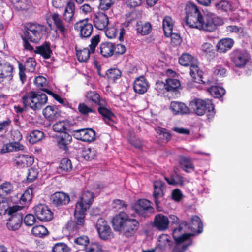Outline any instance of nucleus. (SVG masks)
Segmentation results:
<instances>
[{
    "label": "nucleus",
    "mask_w": 252,
    "mask_h": 252,
    "mask_svg": "<svg viewBox=\"0 0 252 252\" xmlns=\"http://www.w3.org/2000/svg\"><path fill=\"white\" fill-rule=\"evenodd\" d=\"M186 10L185 21L186 25L189 27L211 32L223 24L222 20L213 13H208L203 17L193 3L188 4Z\"/></svg>",
    "instance_id": "f257e3e1"
},
{
    "label": "nucleus",
    "mask_w": 252,
    "mask_h": 252,
    "mask_svg": "<svg viewBox=\"0 0 252 252\" xmlns=\"http://www.w3.org/2000/svg\"><path fill=\"white\" fill-rule=\"evenodd\" d=\"M203 224L200 219L197 216H193L190 220V224L186 221H181L176 227H173L172 236L175 241H183L185 239H191V237L197 228L198 233L202 231Z\"/></svg>",
    "instance_id": "f03ea898"
},
{
    "label": "nucleus",
    "mask_w": 252,
    "mask_h": 252,
    "mask_svg": "<svg viewBox=\"0 0 252 252\" xmlns=\"http://www.w3.org/2000/svg\"><path fill=\"white\" fill-rule=\"evenodd\" d=\"M48 97L46 94L40 92L31 91L22 97L23 105L34 111L40 110L47 103Z\"/></svg>",
    "instance_id": "7ed1b4c3"
},
{
    "label": "nucleus",
    "mask_w": 252,
    "mask_h": 252,
    "mask_svg": "<svg viewBox=\"0 0 252 252\" xmlns=\"http://www.w3.org/2000/svg\"><path fill=\"white\" fill-rule=\"evenodd\" d=\"M189 106L198 116L206 114L208 119H211L215 114L214 106L209 99H194L190 102Z\"/></svg>",
    "instance_id": "20e7f679"
},
{
    "label": "nucleus",
    "mask_w": 252,
    "mask_h": 252,
    "mask_svg": "<svg viewBox=\"0 0 252 252\" xmlns=\"http://www.w3.org/2000/svg\"><path fill=\"white\" fill-rule=\"evenodd\" d=\"M47 32L48 28L46 26L29 23L25 27L23 35L25 38H28L31 42L37 43Z\"/></svg>",
    "instance_id": "39448f33"
},
{
    "label": "nucleus",
    "mask_w": 252,
    "mask_h": 252,
    "mask_svg": "<svg viewBox=\"0 0 252 252\" xmlns=\"http://www.w3.org/2000/svg\"><path fill=\"white\" fill-rule=\"evenodd\" d=\"M74 28L79 32V35L82 38L89 37L93 31V25L89 23L87 18L80 20L76 23Z\"/></svg>",
    "instance_id": "423d86ee"
},
{
    "label": "nucleus",
    "mask_w": 252,
    "mask_h": 252,
    "mask_svg": "<svg viewBox=\"0 0 252 252\" xmlns=\"http://www.w3.org/2000/svg\"><path fill=\"white\" fill-rule=\"evenodd\" d=\"M34 212L37 218L42 221H49L53 217V214L48 207L43 204H39L34 207Z\"/></svg>",
    "instance_id": "0eeeda50"
},
{
    "label": "nucleus",
    "mask_w": 252,
    "mask_h": 252,
    "mask_svg": "<svg viewBox=\"0 0 252 252\" xmlns=\"http://www.w3.org/2000/svg\"><path fill=\"white\" fill-rule=\"evenodd\" d=\"M96 228L100 238L103 240H108L113 237L110 227L102 218H99L97 222Z\"/></svg>",
    "instance_id": "6e6552de"
},
{
    "label": "nucleus",
    "mask_w": 252,
    "mask_h": 252,
    "mask_svg": "<svg viewBox=\"0 0 252 252\" xmlns=\"http://www.w3.org/2000/svg\"><path fill=\"white\" fill-rule=\"evenodd\" d=\"M133 208L139 215L144 217L148 216L153 212L150 202L147 199L138 200L134 205Z\"/></svg>",
    "instance_id": "1a4fd4ad"
},
{
    "label": "nucleus",
    "mask_w": 252,
    "mask_h": 252,
    "mask_svg": "<svg viewBox=\"0 0 252 252\" xmlns=\"http://www.w3.org/2000/svg\"><path fill=\"white\" fill-rule=\"evenodd\" d=\"M13 164L18 168H24L31 166L33 162V158L29 155H16L13 159Z\"/></svg>",
    "instance_id": "9d476101"
},
{
    "label": "nucleus",
    "mask_w": 252,
    "mask_h": 252,
    "mask_svg": "<svg viewBox=\"0 0 252 252\" xmlns=\"http://www.w3.org/2000/svg\"><path fill=\"white\" fill-rule=\"evenodd\" d=\"M128 218V215L124 212H120L116 215L112 220L114 229L121 232Z\"/></svg>",
    "instance_id": "9b49d317"
},
{
    "label": "nucleus",
    "mask_w": 252,
    "mask_h": 252,
    "mask_svg": "<svg viewBox=\"0 0 252 252\" xmlns=\"http://www.w3.org/2000/svg\"><path fill=\"white\" fill-rule=\"evenodd\" d=\"M165 190V185L163 181L158 180L154 182L153 197L155 203L157 207L160 203L159 199L164 195Z\"/></svg>",
    "instance_id": "f8f14e48"
},
{
    "label": "nucleus",
    "mask_w": 252,
    "mask_h": 252,
    "mask_svg": "<svg viewBox=\"0 0 252 252\" xmlns=\"http://www.w3.org/2000/svg\"><path fill=\"white\" fill-rule=\"evenodd\" d=\"M231 59L236 66L242 67L245 65L249 60V56L245 51L236 50L231 54Z\"/></svg>",
    "instance_id": "ddd939ff"
},
{
    "label": "nucleus",
    "mask_w": 252,
    "mask_h": 252,
    "mask_svg": "<svg viewBox=\"0 0 252 252\" xmlns=\"http://www.w3.org/2000/svg\"><path fill=\"white\" fill-rule=\"evenodd\" d=\"M170 221L168 218L162 214H158L155 216L153 225L158 230L164 231L169 226Z\"/></svg>",
    "instance_id": "4468645a"
},
{
    "label": "nucleus",
    "mask_w": 252,
    "mask_h": 252,
    "mask_svg": "<svg viewBox=\"0 0 252 252\" xmlns=\"http://www.w3.org/2000/svg\"><path fill=\"white\" fill-rule=\"evenodd\" d=\"M9 215L11 216V217L6 224L7 228L12 231L18 230L21 227L22 222L23 216L22 214L18 211H16Z\"/></svg>",
    "instance_id": "2eb2a0df"
},
{
    "label": "nucleus",
    "mask_w": 252,
    "mask_h": 252,
    "mask_svg": "<svg viewBox=\"0 0 252 252\" xmlns=\"http://www.w3.org/2000/svg\"><path fill=\"white\" fill-rule=\"evenodd\" d=\"M62 107L60 106H47L43 111L45 117L49 121H53L61 116Z\"/></svg>",
    "instance_id": "dca6fc26"
},
{
    "label": "nucleus",
    "mask_w": 252,
    "mask_h": 252,
    "mask_svg": "<svg viewBox=\"0 0 252 252\" xmlns=\"http://www.w3.org/2000/svg\"><path fill=\"white\" fill-rule=\"evenodd\" d=\"M53 129L57 133L53 136L57 146L60 149L63 148V121H59L53 126Z\"/></svg>",
    "instance_id": "f3484780"
},
{
    "label": "nucleus",
    "mask_w": 252,
    "mask_h": 252,
    "mask_svg": "<svg viewBox=\"0 0 252 252\" xmlns=\"http://www.w3.org/2000/svg\"><path fill=\"white\" fill-rule=\"evenodd\" d=\"M94 26L99 30L105 29L109 23L108 16L102 12L95 13L93 17Z\"/></svg>",
    "instance_id": "a211bd4d"
},
{
    "label": "nucleus",
    "mask_w": 252,
    "mask_h": 252,
    "mask_svg": "<svg viewBox=\"0 0 252 252\" xmlns=\"http://www.w3.org/2000/svg\"><path fill=\"white\" fill-rule=\"evenodd\" d=\"M98 105L99 106L98 108L99 113L103 116L105 123L110 125L114 115L109 109L106 101H101Z\"/></svg>",
    "instance_id": "6ab92c4d"
},
{
    "label": "nucleus",
    "mask_w": 252,
    "mask_h": 252,
    "mask_svg": "<svg viewBox=\"0 0 252 252\" xmlns=\"http://www.w3.org/2000/svg\"><path fill=\"white\" fill-rule=\"evenodd\" d=\"M21 207L19 205H14L12 207L9 206L8 200L6 198L2 197L0 198V214L5 215H11L16 212V211H20Z\"/></svg>",
    "instance_id": "aec40b11"
},
{
    "label": "nucleus",
    "mask_w": 252,
    "mask_h": 252,
    "mask_svg": "<svg viewBox=\"0 0 252 252\" xmlns=\"http://www.w3.org/2000/svg\"><path fill=\"white\" fill-rule=\"evenodd\" d=\"M138 226L139 223L135 219L129 218L124 226L121 232L126 236H131L136 231Z\"/></svg>",
    "instance_id": "412c9836"
},
{
    "label": "nucleus",
    "mask_w": 252,
    "mask_h": 252,
    "mask_svg": "<svg viewBox=\"0 0 252 252\" xmlns=\"http://www.w3.org/2000/svg\"><path fill=\"white\" fill-rule=\"evenodd\" d=\"M75 4L72 0L67 2L65 9L64 10V21L70 23L75 20Z\"/></svg>",
    "instance_id": "4be33fe9"
},
{
    "label": "nucleus",
    "mask_w": 252,
    "mask_h": 252,
    "mask_svg": "<svg viewBox=\"0 0 252 252\" xmlns=\"http://www.w3.org/2000/svg\"><path fill=\"white\" fill-rule=\"evenodd\" d=\"M94 199V194L90 191L83 192L76 205H81L84 210L89 208Z\"/></svg>",
    "instance_id": "5701e85b"
},
{
    "label": "nucleus",
    "mask_w": 252,
    "mask_h": 252,
    "mask_svg": "<svg viewBox=\"0 0 252 252\" xmlns=\"http://www.w3.org/2000/svg\"><path fill=\"white\" fill-rule=\"evenodd\" d=\"M170 109L175 115L187 114L189 113V109L184 103L178 101H172Z\"/></svg>",
    "instance_id": "b1692460"
},
{
    "label": "nucleus",
    "mask_w": 252,
    "mask_h": 252,
    "mask_svg": "<svg viewBox=\"0 0 252 252\" xmlns=\"http://www.w3.org/2000/svg\"><path fill=\"white\" fill-rule=\"evenodd\" d=\"M13 69V66L9 63L4 60L0 61V82L4 78L11 77Z\"/></svg>",
    "instance_id": "393cba45"
},
{
    "label": "nucleus",
    "mask_w": 252,
    "mask_h": 252,
    "mask_svg": "<svg viewBox=\"0 0 252 252\" xmlns=\"http://www.w3.org/2000/svg\"><path fill=\"white\" fill-rule=\"evenodd\" d=\"M148 87V83L143 76L136 78L134 82V90L139 94H143L146 92Z\"/></svg>",
    "instance_id": "a878e982"
},
{
    "label": "nucleus",
    "mask_w": 252,
    "mask_h": 252,
    "mask_svg": "<svg viewBox=\"0 0 252 252\" xmlns=\"http://www.w3.org/2000/svg\"><path fill=\"white\" fill-rule=\"evenodd\" d=\"M86 210H84L81 205H76L74 212L76 224L78 227L83 226L85 223V214Z\"/></svg>",
    "instance_id": "bb28decb"
},
{
    "label": "nucleus",
    "mask_w": 252,
    "mask_h": 252,
    "mask_svg": "<svg viewBox=\"0 0 252 252\" xmlns=\"http://www.w3.org/2000/svg\"><path fill=\"white\" fill-rule=\"evenodd\" d=\"M34 53L40 54L44 59H47L50 58L52 54L50 43L48 42H45L42 45L36 47Z\"/></svg>",
    "instance_id": "cd10ccee"
},
{
    "label": "nucleus",
    "mask_w": 252,
    "mask_h": 252,
    "mask_svg": "<svg viewBox=\"0 0 252 252\" xmlns=\"http://www.w3.org/2000/svg\"><path fill=\"white\" fill-rule=\"evenodd\" d=\"M234 44V41L231 38H224L220 40L217 45V51L225 53L230 50Z\"/></svg>",
    "instance_id": "c85d7f7f"
},
{
    "label": "nucleus",
    "mask_w": 252,
    "mask_h": 252,
    "mask_svg": "<svg viewBox=\"0 0 252 252\" xmlns=\"http://www.w3.org/2000/svg\"><path fill=\"white\" fill-rule=\"evenodd\" d=\"M24 149V146L22 144L18 142H13L4 144L0 150V153L4 154L13 151L23 150Z\"/></svg>",
    "instance_id": "c756f323"
},
{
    "label": "nucleus",
    "mask_w": 252,
    "mask_h": 252,
    "mask_svg": "<svg viewBox=\"0 0 252 252\" xmlns=\"http://www.w3.org/2000/svg\"><path fill=\"white\" fill-rule=\"evenodd\" d=\"M179 63L183 66H190V68L194 65L197 61L196 59L189 53H184L179 59Z\"/></svg>",
    "instance_id": "7c9ffc66"
},
{
    "label": "nucleus",
    "mask_w": 252,
    "mask_h": 252,
    "mask_svg": "<svg viewBox=\"0 0 252 252\" xmlns=\"http://www.w3.org/2000/svg\"><path fill=\"white\" fill-rule=\"evenodd\" d=\"M114 44L111 42H104L100 45V52L105 57L112 56L114 54Z\"/></svg>",
    "instance_id": "2f4dec72"
},
{
    "label": "nucleus",
    "mask_w": 252,
    "mask_h": 252,
    "mask_svg": "<svg viewBox=\"0 0 252 252\" xmlns=\"http://www.w3.org/2000/svg\"><path fill=\"white\" fill-rule=\"evenodd\" d=\"M51 205L59 208L63 204V192L57 191L51 195L50 198Z\"/></svg>",
    "instance_id": "473e14b6"
},
{
    "label": "nucleus",
    "mask_w": 252,
    "mask_h": 252,
    "mask_svg": "<svg viewBox=\"0 0 252 252\" xmlns=\"http://www.w3.org/2000/svg\"><path fill=\"white\" fill-rule=\"evenodd\" d=\"M162 27L164 34L166 37H169L172 33L173 27V21L170 16H166L163 20Z\"/></svg>",
    "instance_id": "72a5a7b5"
},
{
    "label": "nucleus",
    "mask_w": 252,
    "mask_h": 252,
    "mask_svg": "<svg viewBox=\"0 0 252 252\" xmlns=\"http://www.w3.org/2000/svg\"><path fill=\"white\" fill-rule=\"evenodd\" d=\"M173 252H184L187 248L192 244L191 239H185L183 241H175Z\"/></svg>",
    "instance_id": "f704fd0d"
},
{
    "label": "nucleus",
    "mask_w": 252,
    "mask_h": 252,
    "mask_svg": "<svg viewBox=\"0 0 252 252\" xmlns=\"http://www.w3.org/2000/svg\"><path fill=\"white\" fill-rule=\"evenodd\" d=\"M32 189L29 188L27 189L23 194L21 195L19 202L22 205L20 210L24 206L27 205L28 203L32 200Z\"/></svg>",
    "instance_id": "c9c22d12"
},
{
    "label": "nucleus",
    "mask_w": 252,
    "mask_h": 252,
    "mask_svg": "<svg viewBox=\"0 0 252 252\" xmlns=\"http://www.w3.org/2000/svg\"><path fill=\"white\" fill-rule=\"evenodd\" d=\"M76 56L78 61L80 62H86L90 55L91 53H93L88 48H83V49H78L76 47Z\"/></svg>",
    "instance_id": "e433bc0d"
},
{
    "label": "nucleus",
    "mask_w": 252,
    "mask_h": 252,
    "mask_svg": "<svg viewBox=\"0 0 252 252\" xmlns=\"http://www.w3.org/2000/svg\"><path fill=\"white\" fill-rule=\"evenodd\" d=\"M181 168L187 172H190L194 170L192 161L188 158L183 157L180 159Z\"/></svg>",
    "instance_id": "4c0bfd02"
},
{
    "label": "nucleus",
    "mask_w": 252,
    "mask_h": 252,
    "mask_svg": "<svg viewBox=\"0 0 252 252\" xmlns=\"http://www.w3.org/2000/svg\"><path fill=\"white\" fill-rule=\"evenodd\" d=\"M215 6L218 10L225 11H232L234 9L231 3L226 0H221L216 2Z\"/></svg>",
    "instance_id": "58836bf2"
},
{
    "label": "nucleus",
    "mask_w": 252,
    "mask_h": 252,
    "mask_svg": "<svg viewBox=\"0 0 252 252\" xmlns=\"http://www.w3.org/2000/svg\"><path fill=\"white\" fill-rule=\"evenodd\" d=\"M190 74L196 82H202L203 72L200 70L196 63L190 68Z\"/></svg>",
    "instance_id": "ea45409f"
},
{
    "label": "nucleus",
    "mask_w": 252,
    "mask_h": 252,
    "mask_svg": "<svg viewBox=\"0 0 252 252\" xmlns=\"http://www.w3.org/2000/svg\"><path fill=\"white\" fill-rule=\"evenodd\" d=\"M44 133L40 130H33L30 133L29 141L31 144H35L41 140L44 137Z\"/></svg>",
    "instance_id": "a19ab883"
},
{
    "label": "nucleus",
    "mask_w": 252,
    "mask_h": 252,
    "mask_svg": "<svg viewBox=\"0 0 252 252\" xmlns=\"http://www.w3.org/2000/svg\"><path fill=\"white\" fill-rule=\"evenodd\" d=\"M208 91L214 97L219 98L221 97L225 93L224 88L217 86H213L208 89Z\"/></svg>",
    "instance_id": "79ce46f5"
},
{
    "label": "nucleus",
    "mask_w": 252,
    "mask_h": 252,
    "mask_svg": "<svg viewBox=\"0 0 252 252\" xmlns=\"http://www.w3.org/2000/svg\"><path fill=\"white\" fill-rule=\"evenodd\" d=\"M67 238L70 241L72 240L77 245L83 246L85 248L87 247V244L89 243V239L86 235H82L77 238H74L72 236H68Z\"/></svg>",
    "instance_id": "37998d69"
},
{
    "label": "nucleus",
    "mask_w": 252,
    "mask_h": 252,
    "mask_svg": "<svg viewBox=\"0 0 252 252\" xmlns=\"http://www.w3.org/2000/svg\"><path fill=\"white\" fill-rule=\"evenodd\" d=\"M13 190V187L9 182H6L0 185V196H4L11 194Z\"/></svg>",
    "instance_id": "c03bdc74"
},
{
    "label": "nucleus",
    "mask_w": 252,
    "mask_h": 252,
    "mask_svg": "<svg viewBox=\"0 0 252 252\" xmlns=\"http://www.w3.org/2000/svg\"><path fill=\"white\" fill-rule=\"evenodd\" d=\"M165 83L166 90L167 91H175L180 86L179 81L176 79H167Z\"/></svg>",
    "instance_id": "a18cd8bd"
},
{
    "label": "nucleus",
    "mask_w": 252,
    "mask_h": 252,
    "mask_svg": "<svg viewBox=\"0 0 252 252\" xmlns=\"http://www.w3.org/2000/svg\"><path fill=\"white\" fill-rule=\"evenodd\" d=\"M136 29L138 33L142 35H147L151 31V25L149 23H137Z\"/></svg>",
    "instance_id": "49530a36"
},
{
    "label": "nucleus",
    "mask_w": 252,
    "mask_h": 252,
    "mask_svg": "<svg viewBox=\"0 0 252 252\" xmlns=\"http://www.w3.org/2000/svg\"><path fill=\"white\" fill-rule=\"evenodd\" d=\"M97 152L94 148H85L82 153V156L86 160H92L97 156Z\"/></svg>",
    "instance_id": "de8ad7c7"
},
{
    "label": "nucleus",
    "mask_w": 252,
    "mask_h": 252,
    "mask_svg": "<svg viewBox=\"0 0 252 252\" xmlns=\"http://www.w3.org/2000/svg\"><path fill=\"white\" fill-rule=\"evenodd\" d=\"M106 75L110 81L114 82L120 77L121 72L117 68L110 69L106 72Z\"/></svg>",
    "instance_id": "09e8293b"
},
{
    "label": "nucleus",
    "mask_w": 252,
    "mask_h": 252,
    "mask_svg": "<svg viewBox=\"0 0 252 252\" xmlns=\"http://www.w3.org/2000/svg\"><path fill=\"white\" fill-rule=\"evenodd\" d=\"M32 232L35 236L42 237L47 234L48 230L43 225H37L32 228Z\"/></svg>",
    "instance_id": "8fccbe9b"
},
{
    "label": "nucleus",
    "mask_w": 252,
    "mask_h": 252,
    "mask_svg": "<svg viewBox=\"0 0 252 252\" xmlns=\"http://www.w3.org/2000/svg\"><path fill=\"white\" fill-rule=\"evenodd\" d=\"M36 62L34 58L30 57L25 62L24 68L29 72H32L35 70Z\"/></svg>",
    "instance_id": "3c124183"
},
{
    "label": "nucleus",
    "mask_w": 252,
    "mask_h": 252,
    "mask_svg": "<svg viewBox=\"0 0 252 252\" xmlns=\"http://www.w3.org/2000/svg\"><path fill=\"white\" fill-rule=\"evenodd\" d=\"M165 179L166 180L167 182L170 185H182L183 184V177L178 174L173 175L171 176L170 178L165 177Z\"/></svg>",
    "instance_id": "603ef678"
},
{
    "label": "nucleus",
    "mask_w": 252,
    "mask_h": 252,
    "mask_svg": "<svg viewBox=\"0 0 252 252\" xmlns=\"http://www.w3.org/2000/svg\"><path fill=\"white\" fill-rule=\"evenodd\" d=\"M57 30L60 31L62 34H63V24L62 17L57 13H54L52 16Z\"/></svg>",
    "instance_id": "864d4df0"
},
{
    "label": "nucleus",
    "mask_w": 252,
    "mask_h": 252,
    "mask_svg": "<svg viewBox=\"0 0 252 252\" xmlns=\"http://www.w3.org/2000/svg\"><path fill=\"white\" fill-rule=\"evenodd\" d=\"M86 252H102V246L97 242L91 243L85 247Z\"/></svg>",
    "instance_id": "5fc2aeb1"
},
{
    "label": "nucleus",
    "mask_w": 252,
    "mask_h": 252,
    "mask_svg": "<svg viewBox=\"0 0 252 252\" xmlns=\"http://www.w3.org/2000/svg\"><path fill=\"white\" fill-rule=\"evenodd\" d=\"M87 99L94 102V103L99 105L101 101H104V99H101L99 94L96 92L93 91L87 93L86 95Z\"/></svg>",
    "instance_id": "6e6d98bb"
},
{
    "label": "nucleus",
    "mask_w": 252,
    "mask_h": 252,
    "mask_svg": "<svg viewBox=\"0 0 252 252\" xmlns=\"http://www.w3.org/2000/svg\"><path fill=\"white\" fill-rule=\"evenodd\" d=\"M119 32L118 26H110L105 31V35L109 39H113L116 37Z\"/></svg>",
    "instance_id": "4d7b16f0"
},
{
    "label": "nucleus",
    "mask_w": 252,
    "mask_h": 252,
    "mask_svg": "<svg viewBox=\"0 0 252 252\" xmlns=\"http://www.w3.org/2000/svg\"><path fill=\"white\" fill-rule=\"evenodd\" d=\"M95 139V132L91 128H86L85 136H84V141L92 142Z\"/></svg>",
    "instance_id": "13d9d810"
},
{
    "label": "nucleus",
    "mask_w": 252,
    "mask_h": 252,
    "mask_svg": "<svg viewBox=\"0 0 252 252\" xmlns=\"http://www.w3.org/2000/svg\"><path fill=\"white\" fill-rule=\"evenodd\" d=\"M159 245L162 247H166L170 246L171 242L167 235H161L158 238Z\"/></svg>",
    "instance_id": "bf43d9fd"
},
{
    "label": "nucleus",
    "mask_w": 252,
    "mask_h": 252,
    "mask_svg": "<svg viewBox=\"0 0 252 252\" xmlns=\"http://www.w3.org/2000/svg\"><path fill=\"white\" fill-rule=\"evenodd\" d=\"M12 2L18 10H25L27 9V0H12Z\"/></svg>",
    "instance_id": "052dcab7"
},
{
    "label": "nucleus",
    "mask_w": 252,
    "mask_h": 252,
    "mask_svg": "<svg viewBox=\"0 0 252 252\" xmlns=\"http://www.w3.org/2000/svg\"><path fill=\"white\" fill-rule=\"evenodd\" d=\"M201 51L206 55L211 56L213 53V46L208 42L203 43L201 46Z\"/></svg>",
    "instance_id": "680f3d73"
},
{
    "label": "nucleus",
    "mask_w": 252,
    "mask_h": 252,
    "mask_svg": "<svg viewBox=\"0 0 252 252\" xmlns=\"http://www.w3.org/2000/svg\"><path fill=\"white\" fill-rule=\"evenodd\" d=\"M115 0H100L99 8L102 10L109 9L114 3Z\"/></svg>",
    "instance_id": "e2e57ef3"
},
{
    "label": "nucleus",
    "mask_w": 252,
    "mask_h": 252,
    "mask_svg": "<svg viewBox=\"0 0 252 252\" xmlns=\"http://www.w3.org/2000/svg\"><path fill=\"white\" fill-rule=\"evenodd\" d=\"M38 176V172L36 169L31 168L29 169L28 174L27 177V181L32 182L35 180Z\"/></svg>",
    "instance_id": "0e129e2a"
},
{
    "label": "nucleus",
    "mask_w": 252,
    "mask_h": 252,
    "mask_svg": "<svg viewBox=\"0 0 252 252\" xmlns=\"http://www.w3.org/2000/svg\"><path fill=\"white\" fill-rule=\"evenodd\" d=\"M36 221V219L32 214H28L26 215L24 219V222L27 226H32L33 225Z\"/></svg>",
    "instance_id": "69168bd1"
},
{
    "label": "nucleus",
    "mask_w": 252,
    "mask_h": 252,
    "mask_svg": "<svg viewBox=\"0 0 252 252\" xmlns=\"http://www.w3.org/2000/svg\"><path fill=\"white\" fill-rule=\"evenodd\" d=\"M213 73L215 75L224 77L226 75V70L223 66L218 65L214 68Z\"/></svg>",
    "instance_id": "338daca9"
},
{
    "label": "nucleus",
    "mask_w": 252,
    "mask_h": 252,
    "mask_svg": "<svg viewBox=\"0 0 252 252\" xmlns=\"http://www.w3.org/2000/svg\"><path fill=\"white\" fill-rule=\"evenodd\" d=\"M11 124V121L9 119L0 122V132H6Z\"/></svg>",
    "instance_id": "774afa93"
}]
</instances>
